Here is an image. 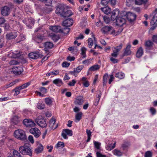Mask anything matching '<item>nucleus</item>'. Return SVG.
<instances>
[{"label":"nucleus","instance_id":"1","mask_svg":"<svg viewBox=\"0 0 157 157\" xmlns=\"http://www.w3.org/2000/svg\"><path fill=\"white\" fill-rule=\"evenodd\" d=\"M14 137L17 139L23 140L26 139L25 132L22 129H17L15 130L14 133Z\"/></svg>","mask_w":157,"mask_h":157},{"label":"nucleus","instance_id":"2","mask_svg":"<svg viewBox=\"0 0 157 157\" xmlns=\"http://www.w3.org/2000/svg\"><path fill=\"white\" fill-rule=\"evenodd\" d=\"M19 151L21 153L24 155H28L31 156L32 151L29 147L26 145L20 147L19 148Z\"/></svg>","mask_w":157,"mask_h":157},{"label":"nucleus","instance_id":"3","mask_svg":"<svg viewBox=\"0 0 157 157\" xmlns=\"http://www.w3.org/2000/svg\"><path fill=\"white\" fill-rule=\"evenodd\" d=\"M35 122L37 124L41 127H45L47 126L45 119L41 116H39L35 119Z\"/></svg>","mask_w":157,"mask_h":157},{"label":"nucleus","instance_id":"4","mask_svg":"<svg viewBox=\"0 0 157 157\" xmlns=\"http://www.w3.org/2000/svg\"><path fill=\"white\" fill-rule=\"evenodd\" d=\"M115 23L116 25L121 26L125 23L126 20L125 19L122 17H116Z\"/></svg>","mask_w":157,"mask_h":157},{"label":"nucleus","instance_id":"5","mask_svg":"<svg viewBox=\"0 0 157 157\" xmlns=\"http://www.w3.org/2000/svg\"><path fill=\"white\" fill-rule=\"evenodd\" d=\"M18 35L17 33L15 31H12L7 33L6 35V38L7 40L14 39Z\"/></svg>","mask_w":157,"mask_h":157},{"label":"nucleus","instance_id":"6","mask_svg":"<svg viewBox=\"0 0 157 157\" xmlns=\"http://www.w3.org/2000/svg\"><path fill=\"white\" fill-rule=\"evenodd\" d=\"M73 132L71 130L69 129H63L62 133V136L64 139H67L68 138L67 135L69 136H71L72 135Z\"/></svg>","mask_w":157,"mask_h":157},{"label":"nucleus","instance_id":"7","mask_svg":"<svg viewBox=\"0 0 157 157\" xmlns=\"http://www.w3.org/2000/svg\"><path fill=\"white\" fill-rule=\"evenodd\" d=\"M29 132L36 138L39 137L41 134L40 131L36 128H31L29 130Z\"/></svg>","mask_w":157,"mask_h":157},{"label":"nucleus","instance_id":"8","mask_svg":"<svg viewBox=\"0 0 157 157\" xmlns=\"http://www.w3.org/2000/svg\"><path fill=\"white\" fill-rule=\"evenodd\" d=\"M122 46V44H120L116 47H114L112 49L113 53L111 54V56L114 57H116L118 55V52L121 49Z\"/></svg>","mask_w":157,"mask_h":157},{"label":"nucleus","instance_id":"9","mask_svg":"<svg viewBox=\"0 0 157 157\" xmlns=\"http://www.w3.org/2000/svg\"><path fill=\"white\" fill-rule=\"evenodd\" d=\"M21 53L19 50H16L14 52L10 51L8 54V56L14 58H18L21 56Z\"/></svg>","mask_w":157,"mask_h":157},{"label":"nucleus","instance_id":"10","mask_svg":"<svg viewBox=\"0 0 157 157\" xmlns=\"http://www.w3.org/2000/svg\"><path fill=\"white\" fill-rule=\"evenodd\" d=\"M23 123L25 126L27 127H32L34 126L35 124L34 121L31 120L27 119H24Z\"/></svg>","mask_w":157,"mask_h":157},{"label":"nucleus","instance_id":"11","mask_svg":"<svg viewBox=\"0 0 157 157\" xmlns=\"http://www.w3.org/2000/svg\"><path fill=\"white\" fill-rule=\"evenodd\" d=\"M101 32L104 34H107L110 33L113 31V28L111 26H105L102 28L101 30Z\"/></svg>","mask_w":157,"mask_h":157},{"label":"nucleus","instance_id":"12","mask_svg":"<svg viewBox=\"0 0 157 157\" xmlns=\"http://www.w3.org/2000/svg\"><path fill=\"white\" fill-rule=\"evenodd\" d=\"M23 71V68L21 67H14L13 68L12 72L15 75L21 74Z\"/></svg>","mask_w":157,"mask_h":157},{"label":"nucleus","instance_id":"13","mask_svg":"<svg viewBox=\"0 0 157 157\" xmlns=\"http://www.w3.org/2000/svg\"><path fill=\"white\" fill-rule=\"evenodd\" d=\"M153 17L151 21V25H157V10H155L153 13Z\"/></svg>","mask_w":157,"mask_h":157},{"label":"nucleus","instance_id":"14","mask_svg":"<svg viewBox=\"0 0 157 157\" xmlns=\"http://www.w3.org/2000/svg\"><path fill=\"white\" fill-rule=\"evenodd\" d=\"M66 8L63 6H59L58 7L56 10V13L60 16H62L64 12H65L66 10H65Z\"/></svg>","mask_w":157,"mask_h":157},{"label":"nucleus","instance_id":"15","mask_svg":"<svg viewBox=\"0 0 157 157\" xmlns=\"http://www.w3.org/2000/svg\"><path fill=\"white\" fill-rule=\"evenodd\" d=\"M127 17L129 21L132 22L135 20L136 15L134 13L131 12H128L127 14Z\"/></svg>","mask_w":157,"mask_h":157},{"label":"nucleus","instance_id":"16","mask_svg":"<svg viewBox=\"0 0 157 157\" xmlns=\"http://www.w3.org/2000/svg\"><path fill=\"white\" fill-rule=\"evenodd\" d=\"M10 10L9 7L5 6L3 7L1 10V14L3 16H8L10 13Z\"/></svg>","mask_w":157,"mask_h":157},{"label":"nucleus","instance_id":"17","mask_svg":"<svg viewBox=\"0 0 157 157\" xmlns=\"http://www.w3.org/2000/svg\"><path fill=\"white\" fill-rule=\"evenodd\" d=\"M119 11L118 9H116L113 10L112 12L111 16V20L114 21L115 20L117 17L119 16Z\"/></svg>","mask_w":157,"mask_h":157},{"label":"nucleus","instance_id":"18","mask_svg":"<svg viewBox=\"0 0 157 157\" xmlns=\"http://www.w3.org/2000/svg\"><path fill=\"white\" fill-rule=\"evenodd\" d=\"M84 101L83 97L82 96H79L75 98L74 103L76 105H81L83 103Z\"/></svg>","mask_w":157,"mask_h":157},{"label":"nucleus","instance_id":"19","mask_svg":"<svg viewBox=\"0 0 157 157\" xmlns=\"http://www.w3.org/2000/svg\"><path fill=\"white\" fill-rule=\"evenodd\" d=\"M73 21L72 19L68 18L65 20L63 22V25L66 27H69L72 25Z\"/></svg>","mask_w":157,"mask_h":157},{"label":"nucleus","instance_id":"20","mask_svg":"<svg viewBox=\"0 0 157 157\" xmlns=\"http://www.w3.org/2000/svg\"><path fill=\"white\" fill-rule=\"evenodd\" d=\"M29 56L31 59H36L40 56V55L39 52H34L29 53Z\"/></svg>","mask_w":157,"mask_h":157},{"label":"nucleus","instance_id":"21","mask_svg":"<svg viewBox=\"0 0 157 157\" xmlns=\"http://www.w3.org/2000/svg\"><path fill=\"white\" fill-rule=\"evenodd\" d=\"M50 30L54 32L57 33L62 32V29L61 27L57 26H50L49 27Z\"/></svg>","mask_w":157,"mask_h":157},{"label":"nucleus","instance_id":"22","mask_svg":"<svg viewBox=\"0 0 157 157\" xmlns=\"http://www.w3.org/2000/svg\"><path fill=\"white\" fill-rule=\"evenodd\" d=\"M54 46L53 44L50 42H47L44 43L45 51L46 53L48 52V49L52 48Z\"/></svg>","mask_w":157,"mask_h":157},{"label":"nucleus","instance_id":"23","mask_svg":"<svg viewBox=\"0 0 157 157\" xmlns=\"http://www.w3.org/2000/svg\"><path fill=\"white\" fill-rule=\"evenodd\" d=\"M56 121V120L54 118H52L50 120L49 122V126L51 129H55L57 128V125L54 126Z\"/></svg>","mask_w":157,"mask_h":157},{"label":"nucleus","instance_id":"24","mask_svg":"<svg viewBox=\"0 0 157 157\" xmlns=\"http://www.w3.org/2000/svg\"><path fill=\"white\" fill-rule=\"evenodd\" d=\"M22 120V119L19 116H15L12 118L11 122L15 124H17Z\"/></svg>","mask_w":157,"mask_h":157},{"label":"nucleus","instance_id":"25","mask_svg":"<svg viewBox=\"0 0 157 157\" xmlns=\"http://www.w3.org/2000/svg\"><path fill=\"white\" fill-rule=\"evenodd\" d=\"M53 83L57 86H60L63 84L62 80L59 78L56 79L53 81Z\"/></svg>","mask_w":157,"mask_h":157},{"label":"nucleus","instance_id":"26","mask_svg":"<svg viewBox=\"0 0 157 157\" xmlns=\"http://www.w3.org/2000/svg\"><path fill=\"white\" fill-rule=\"evenodd\" d=\"M101 10L105 14H108L110 13L111 11L110 8L107 6L103 8H101Z\"/></svg>","mask_w":157,"mask_h":157},{"label":"nucleus","instance_id":"27","mask_svg":"<svg viewBox=\"0 0 157 157\" xmlns=\"http://www.w3.org/2000/svg\"><path fill=\"white\" fill-rule=\"evenodd\" d=\"M66 10L64 12V13L62 17H68L71 15L73 13L70 10H67L66 8Z\"/></svg>","mask_w":157,"mask_h":157},{"label":"nucleus","instance_id":"28","mask_svg":"<svg viewBox=\"0 0 157 157\" xmlns=\"http://www.w3.org/2000/svg\"><path fill=\"white\" fill-rule=\"evenodd\" d=\"M131 46L130 44L128 45L124 52V56H127L131 54V52L130 50Z\"/></svg>","mask_w":157,"mask_h":157},{"label":"nucleus","instance_id":"29","mask_svg":"<svg viewBox=\"0 0 157 157\" xmlns=\"http://www.w3.org/2000/svg\"><path fill=\"white\" fill-rule=\"evenodd\" d=\"M43 150V147L40 144H39L38 147L35 149V152L36 154H38L42 152Z\"/></svg>","mask_w":157,"mask_h":157},{"label":"nucleus","instance_id":"30","mask_svg":"<svg viewBox=\"0 0 157 157\" xmlns=\"http://www.w3.org/2000/svg\"><path fill=\"white\" fill-rule=\"evenodd\" d=\"M143 54V50L141 47H140L138 49L136 53V56L138 58L141 57Z\"/></svg>","mask_w":157,"mask_h":157},{"label":"nucleus","instance_id":"31","mask_svg":"<svg viewBox=\"0 0 157 157\" xmlns=\"http://www.w3.org/2000/svg\"><path fill=\"white\" fill-rule=\"evenodd\" d=\"M113 154L115 155L121 156L122 155V153L120 150L115 149L112 151Z\"/></svg>","mask_w":157,"mask_h":157},{"label":"nucleus","instance_id":"32","mask_svg":"<svg viewBox=\"0 0 157 157\" xmlns=\"http://www.w3.org/2000/svg\"><path fill=\"white\" fill-rule=\"evenodd\" d=\"M100 67V66L98 65H95L91 67L89 69V70L91 71H94L99 69Z\"/></svg>","mask_w":157,"mask_h":157},{"label":"nucleus","instance_id":"33","mask_svg":"<svg viewBox=\"0 0 157 157\" xmlns=\"http://www.w3.org/2000/svg\"><path fill=\"white\" fill-rule=\"evenodd\" d=\"M124 74L122 72H119L116 74L115 76L117 78L123 79L124 77Z\"/></svg>","mask_w":157,"mask_h":157},{"label":"nucleus","instance_id":"34","mask_svg":"<svg viewBox=\"0 0 157 157\" xmlns=\"http://www.w3.org/2000/svg\"><path fill=\"white\" fill-rule=\"evenodd\" d=\"M94 144L95 148L98 150H100L101 149V145L100 143L97 142L96 141H94Z\"/></svg>","mask_w":157,"mask_h":157},{"label":"nucleus","instance_id":"35","mask_svg":"<svg viewBox=\"0 0 157 157\" xmlns=\"http://www.w3.org/2000/svg\"><path fill=\"white\" fill-rule=\"evenodd\" d=\"M52 39L54 41L56 42L59 39V36L55 34L50 35Z\"/></svg>","mask_w":157,"mask_h":157},{"label":"nucleus","instance_id":"36","mask_svg":"<svg viewBox=\"0 0 157 157\" xmlns=\"http://www.w3.org/2000/svg\"><path fill=\"white\" fill-rule=\"evenodd\" d=\"M84 66L83 65H81L78 66L77 67L74 68V71L76 72V73H79L81 70L83 68Z\"/></svg>","mask_w":157,"mask_h":157},{"label":"nucleus","instance_id":"37","mask_svg":"<svg viewBox=\"0 0 157 157\" xmlns=\"http://www.w3.org/2000/svg\"><path fill=\"white\" fill-rule=\"evenodd\" d=\"M30 84V82H28L25 84H24L22 86H19L18 89H20V90H22L23 89H25L28 86H29Z\"/></svg>","mask_w":157,"mask_h":157},{"label":"nucleus","instance_id":"38","mask_svg":"<svg viewBox=\"0 0 157 157\" xmlns=\"http://www.w3.org/2000/svg\"><path fill=\"white\" fill-rule=\"evenodd\" d=\"M82 115V113L81 112H79L76 114L75 119L77 122L79 121L81 119Z\"/></svg>","mask_w":157,"mask_h":157},{"label":"nucleus","instance_id":"39","mask_svg":"<svg viewBox=\"0 0 157 157\" xmlns=\"http://www.w3.org/2000/svg\"><path fill=\"white\" fill-rule=\"evenodd\" d=\"M36 107L39 109H42L45 108V105L43 103L39 102L37 104Z\"/></svg>","mask_w":157,"mask_h":157},{"label":"nucleus","instance_id":"40","mask_svg":"<svg viewBox=\"0 0 157 157\" xmlns=\"http://www.w3.org/2000/svg\"><path fill=\"white\" fill-rule=\"evenodd\" d=\"M43 39V36L42 35H37L36 37L35 38V40L38 43L40 42Z\"/></svg>","mask_w":157,"mask_h":157},{"label":"nucleus","instance_id":"41","mask_svg":"<svg viewBox=\"0 0 157 157\" xmlns=\"http://www.w3.org/2000/svg\"><path fill=\"white\" fill-rule=\"evenodd\" d=\"M86 48L84 47H83L81 50V54L83 58H85L86 57Z\"/></svg>","mask_w":157,"mask_h":157},{"label":"nucleus","instance_id":"42","mask_svg":"<svg viewBox=\"0 0 157 157\" xmlns=\"http://www.w3.org/2000/svg\"><path fill=\"white\" fill-rule=\"evenodd\" d=\"M45 102L48 105H51L52 103V100L49 98H47L45 99Z\"/></svg>","mask_w":157,"mask_h":157},{"label":"nucleus","instance_id":"43","mask_svg":"<svg viewBox=\"0 0 157 157\" xmlns=\"http://www.w3.org/2000/svg\"><path fill=\"white\" fill-rule=\"evenodd\" d=\"M108 74H106L104 75L103 76V85H106V82H107V78H108Z\"/></svg>","mask_w":157,"mask_h":157},{"label":"nucleus","instance_id":"44","mask_svg":"<svg viewBox=\"0 0 157 157\" xmlns=\"http://www.w3.org/2000/svg\"><path fill=\"white\" fill-rule=\"evenodd\" d=\"M153 43L150 40L147 41L145 44V46L148 48L151 47L153 45Z\"/></svg>","mask_w":157,"mask_h":157},{"label":"nucleus","instance_id":"45","mask_svg":"<svg viewBox=\"0 0 157 157\" xmlns=\"http://www.w3.org/2000/svg\"><path fill=\"white\" fill-rule=\"evenodd\" d=\"M88 47L89 48H91L93 44V40L91 38H89L88 40Z\"/></svg>","mask_w":157,"mask_h":157},{"label":"nucleus","instance_id":"46","mask_svg":"<svg viewBox=\"0 0 157 157\" xmlns=\"http://www.w3.org/2000/svg\"><path fill=\"white\" fill-rule=\"evenodd\" d=\"M62 32H60V33H63L65 34H67L69 33L70 30V29L67 27H66L64 28L63 29H62Z\"/></svg>","mask_w":157,"mask_h":157},{"label":"nucleus","instance_id":"47","mask_svg":"<svg viewBox=\"0 0 157 157\" xmlns=\"http://www.w3.org/2000/svg\"><path fill=\"white\" fill-rule=\"evenodd\" d=\"M64 146V143L61 142H59L56 145V148L59 147H63Z\"/></svg>","mask_w":157,"mask_h":157},{"label":"nucleus","instance_id":"48","mask_svg":"<svg viewBox=\"0 0 157 157\" xmlns=\"http://www.w3.org/2000/svg\"><path fill=\"white\" fill-rule=\"evenodd\" d=\"M13 154V157H22L20 153L17 151H14Z\"/></svg>","mask_w":157,"mask_h":157},{"label":"nucleus","instance_id":"49","mask_svg":"<svg viewBox=\"0 0 157 157\" xmlns=\"http://www.w3.org/2000/svg\"><path fill=\"white\" fill-rule=\"evenodd\" d=\"M129 145V143L126 142L122 144V147L123 148V149L124 150L126 149Z\"/></svg>","mask_w":157,"mask_h":157},{"label":"nucleus","instance_id":"50","mask_svg":"<svg viewBox=\"0 0 157 157\" xmlns=\"http://www.w3.org/2000/svg\"><path fill=\"white\" fill-rule=\"evenodd\" d=\"M134 2V0H126V5L127 6H130Z\"/></svg>","mask_w":157,"mask_h":157},{"label":"nucleus","instance_id":"51","mask_svg":"<svg viewBox=\"0 0 157 157\" xmlns=\"http://www.w3.org/2000/svg\"><path fill=\"white\" fill-rule=\"evenodd\" d=\"M9 63L10 65H17L19 63V62L15 60H13L10 61Z\"/></svg>","mask_w":157,"mask_h":157},{"label":"nucleus","instance_id":"52","mask_svg":"<svg viewBox=\"0 0 157 157\" xmlns=\"http://www.w3.org/2000/svg\"><path fill=\"white\" fill-rule=\"evenodd\" d=\"M152 156V153L150 151H146L145 154V157H151Z\"/></svg>","mask_w":157,"mask_h":157},{"label":"nucleus","instance_id":"53","mask_svg":"<svg viewBox=\"0 0 157 157\" xmlns=\"http://www.w3.org/2000/svg\"><path fill=\"white\" fill-rule=\"evenodd\" d=\"M122 29L120 31H118L115 32L114 29H113V31L111 33V34L115 36L119 34V33L122 31Z\"/></svg>","mask_w":157,"mask_h":157},{"label":"nucleus","instance_id":"54","mask_svg":"<svg viewBox=\"0 0 157 157\" xmlns=\"http://www.w3.org/2000/svg\"><path fill=\"white\" fill-rule=\"evenodd\" d=\"M116 143L114 142L113 144V145H112L111 144H109V145L108 147L107 148V149L109 150H111L112 149H113L115 146Z\"/></svg>","mask_w":157,"mask_h":157},{"label":"nucleus","instance_id":"55","mask_svg":"<svg viewBox=\"0 0 157 157\" xmlns=\"http://www.w3.org/2000/svg\"><path fill=\"white\" fill-rule=\"evenodd\" d=\"M76 83V81L75 80L73 79L70 82L68 83V85L70 86H75Z\"/></svg>","mask_w":157,"mask_h":157},{"label":"nucleus","instance_id":"56","mask_svg":"<svg viewBox=\"0 0 157 157\" xmlns=\"http://www.w3.org/2000/svg\"><path fill=\"white\" fill-rule=\"evenodd\" d=\"M110 0H101V4L104 6H106L109 2Z\"/></svg>","mask_w":157,"mask_h":157},{"label":"nucleus","instance_id":"57","mask_svg":"<svg viewBox=\"0 0 157 157\" xmlns=\"http://www.w3.org/2000/svg\"><path fill=\"white\" fill-rule=\"evenodd\" d=\"M150 110L152 115H154L155 114L156 110L155 108L153 107H151L150 109Z\"/></svg>","mask_w":157,"mask_h":157},{"label":"nucleus","instance_id":"58","mask_svg":"<svg viewBox=\"0 0 157 157\" xmlns=\"http://www.w3.org/2000/svg\"><path fill=\"white\" fill-rule=\"evenodd\" d=\"M70 65V63L67 62H63L62 63V66L63 67H67Z\"/></svg>","mask_w":157,"mask_h":157},{"label":"nucleus","instance_id":"59","mask_svg":"<svg viewBox=\"0 0 157 157\" xmlns=\"http://www.w3.org/2000/svg\"><path fill=\"white\" fill-rule=\"evenodd\" d=\"M44 1L46 6H50L52 5V1L51 0H46Z\"/></svg>","mask_w":157,"mask_h":157},{"label":"nucleus","instance_id":"60","mask_svg":"<svg viewBox=\"0 0 157 157\" xmlns=\"http://www.w3.org/2000/svg\"><path fill=\"white\" fill-rule=\"evenodd\" d=\"M28 22L31 24H34L35 22L34 19L30 17L28 19Z\"/></svg>","mask_w":157,"mask_h":157},{"label":"nucleus","instance_id":"61","mask_svg":"<svg viewBox=\"0 0 157 157\" xmlns=\"http://www.w3.org/2000/svg\"><path fill=\"white\" fill-rule=\"evenodd\" d=\"M40 90L41 92L44 94H45L47 92V89L44 87H40Z\"/></svg>","mask_w":157,"mask_h":157},{"label":"nucleus","instance_id":"62","mask_svg":"<svg viewBox=\"0 0 157 157\" xmlns=\"http://www.w3.org/2000/svg\"><path fill=\"white\" fill-rule=\"evenodd\" d=\"M135 4L137 5H140L144 3L141 0H135Z\"/></svg>","mask_w":157,"mask_h":157},{"label":"nucleus","instance_id":"63","mask_svg":"<svg viewBox=\"0 0 157 157\" xmlns=\"http://www.w3.org/2000/svg\"><path fill=\"white\" fill-rule=\"evenodd\" d=\"M95 151L96 152L97 157H104L105 156L101 154L99 151H97L96 150H95Z\"/></svg>","mask_w":157,"mask_h":157},{"label":"nucleus","instance_id":"64","mask_svg":"<svg viewBox=\"0 0 157 157\" xmlns=\"http://www.w3.org/2000/svg\"><path fill=\"white\" fill-rule=\"evenodd\" d=\"M28 139L30 142L32 144H33L34 142L33 137L31 136L30 135L28 137Z\"/></svg>","mask_w":157,"mask_h":157}]
</instances>
